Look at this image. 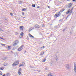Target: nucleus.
I'll return each mask as SVG.
<instances>
[{
    "mask_svg": "<svg viewBox=\"0 0 76 76\" xmlns=\"http://www.w3.org/2000/svg\"><path fill=\"white\" fill-rule=\"evenodd\" d=\"M64 10L65 9L64 8L61 9V10L59 11L58 12V13H57L54 16V17L56 18L59 17L60 16V15H61V12H63Z\"/></svg>",
    "mask_w": 76,
    "mask_h": 76,
    "instance_id": "1",
    "label": "nucleus"
},
{
    "mask_svg": "<svg viewBox=\"0 0 76 76\" xmlns=\"http://www.w3.org/2000/svg\"><path fill=\"white\" fill-rule=\"evenodd\" d=\"M19 60L17 61L14 62L12 64V65L13 66H15L18 65V64H19Z\"/></svg>",
    "mask_w": 76,
    "mask_h": 76,
    "instance_id": "2",
    "label": "nucleus"
},
{
    "mask_svg": "<svg viewBox=\"0 0 76 76\" xmlns=\"http://www.w3.org/2000/svg\"><path fill=\"white\" fill-rule=\"evenodd\" d=\"M72 13H73V11H72V10H70V9L68 10L67 12H66V14H70V15H71V14Z\"/></svg>",
    "mask_w": 76,
    "mask_h": 76,
    "instance_id": "3",
    "label": "nucleus"
},
{
    "mask_svg": "<svg viewBox=\"0 0 76 76\" xmlns=\"http://www.w3.org/2000/svg\"><path fill=\"white\" fill-rule=\"evenodd\" d=\"M19 43V41L16 40L14 41V42L13 43V46H15L16 45H17Z\"/></svg>",
    "mask_w": 76,
    "mask_h": 76,
    "instance_id": "4",
    "label": "nucleus"
},
{
    "mask_svg": "<svg viewBox=\"0 0 76 76\" xmlns=\"http://www.w3.org/2000/svg\"><path fill=\"white\" fill-rule=\"evenodd\" d=\"M23 46L21 45L20 48H19L18 49V50L19 51H21L22 49H23Z\"/></svg>",
    "mask_w": 76,
    "mask_h": 76,
    "instance_id": "5",
    "label": "nucleus"
},
{
    "mask_svg": "<svg viewBox=\"0 0 76 76\" xmlns=\"http://www.w3.org/2000/svg\"><path fill=\"white\" fill-rule=\"evenodd\" d=\"M35 28H39V26L38 24H36L35 26Z\"/></svg>",
    "mask_w": 76,
    "mask_h": 76,
    "instance_id": "6",
    "label": "nucleus"
},
{
    "mask_svg": "<svg viewBox=\"0 0 76 76\" xmlns=\"http://www.w3.org/2000/svg\"><path fill=\"white\" fill-rule=\"evenodd\" d=\"M66 68H67V69H68L69 68L70 65H69L68 64H66Z\"/></svg>",
    "mask_w": 76,
    "mask_h": 76,
    "instance_id": "7",
    "label": "nucleus"
},
{
    "mask_svg": "<svg viewBox=\"0 0 76 76\" xmlns=\"http://www.w3.org/2000/svg\"><path fill=\"white\" fill-rule=\"evenodd\" d=\"M20 30L21 31H23V30L24 27L23 26H20Z\"/></svg>",
    "mask_w": 76,
    "mask_h": 76,
    "instance_id": "8",
    "label": "nucleus"
},
{
    "mask_svg": "<svg viewBox=\"0 0 76 76\" xmlns=\"http://www.w3.org/2000/svg\"><path fill=\"white\" fill-rule=\"evenodd\" d=\"M23 34H24L23 33V32L21 33L20 36V38H22L23 36Z\"/></svg>",
    "mask_w": 76,
    "mask_h": 76,
    "instance_id": "9",
    "label": "nucleus"
},
{
    "mask_svg": "<svg viewBox=\"0 0 76 76\" xmlns=\"http://www.w3.org/2000/svg\"><path fill=\"white\" fill-rule=\"evenodd\" d=\"M11 46H7V48H7L8 50H10L11 49Z\"/></svg>",
    "mask_w": 76,
    "mask_h": 76,
    "instance_id": "10",
    "label": "nucleus"
},
{
    "mask_svg": "<svg viewBox=\"0 0 76 76\" xmlns=\"http://www.w3.org/2000/svg\"><path fill=\"white\" fill-rule=\"evenodd\" d=\"M28 36H29L31 38H34V37L33 36H32L31 34H28Z\"/></svg>",
    "mask_w": 76,
    "mask_h": 76,
    "instance_id": "11",
    "label": "nucleus"
},
{
    "mask_svg": "<svg viewBox=\"0 0 76 76\" xmlns=\"http://www.w3.org/2000/svg\"><path fill=\"white\" fill-rule=\"evenodd\" d=\"M74 65H74L75 67H74V71H75V72H76V65H75V64Z\"/></svg>",
    "mask_w": 76,
    "mask_h": 76,
    "instance_id": "12",
    "label": "nucleus"
},
{
    "mask_svg": "<svg viewBox=\"0 0 76 76\" xmlns=\"http://www.w3.org/2000/svg\"><path fill=\"white\" fill-rule=\"evenodd\" d=\"M33 27H32L29 28V30H28V32H30L32 30H33Z\"/></svg>",
    "mask_w": 76,
    "mask_h": 76,
    "instance_id": "13",
    "label": "nucleus"
},
{
    "mask_svg": "<svg viewBox=\"0 0 76 76\" xmlns=\"http://www.w3.org/2000/svg\"><path fill=\"white\" fill-rule=\"evenodd\" d=\"M72 4L70 3L69 5H68V7L69 8H70L72 7Z\"/></svg>",
    "mask_w": 76,
    "mask_h": 76,
    "instance_id": "14",
    "label": "nucleus"
},
{
    "mask_svg": "<svg viewBox=\"0 0 76 76\" xmlns=\"http://www.w3.org/2000/svg\"><path fill=\"white\" fill-rule=\"evenodd\" d=\"M6 75L7 76H10V73L8 72V73H7Z\"/></svg>",
    "mask_w": 76,
    "mask_h": 76,
    "instance_id": "15",
    "label": "nucleus"
},
{
    "mask_svg": "<svg viewBox=\"0 0 76 76\" xmlns=\"http://www.w3.org/2000/svg\"><path fill=\"white\" fill-rule=\"evenodd\" d=\"M48 76H53V75L51 73H50L48 74Z\"/></svg>",
    "mask_w": 76,
    "mask_h": 76,
    "instance_id": "16",
    "label": "nucleus"
},
{
    "mask_svg": "<svg viewBox=\"0 0 76 76\" xmlns=\"http://www.w3.org/2000/svg\"><path fill=\"white\" fill-rule=\"evenodd\" d=\"M24 66V64H20V65H19V67H21L22 66Z\"/></svg>",
    "mask_w": 76,
    "mask_h": 76,
    "instance_id": "17",
    "label": "nucleus"
},
{
    "mask_svg": "<svg viewBox=\"0 0 76 76\" xmlns=\"http://www.w3.org/2000/svg\"><path fill=\"white\" fill-rule=\"evenodd\" d=\"M46 60V58L42 60V62H45Z\"/></svg>",
    "mask_w": 76,
    "mask_h": 76,
    "instance_id": "18",
    "label": "nucleus"
},
{
    "mask_svg": "<svg viewBox=\"0 0 76 76\" xmlns=\"http://www.w3.org/2000/svg\"><path fill=\"white\" fill-rule=\"evenodd\" d=\"M27 10L26 9H25V8H24L23 9H22V11H25L26 10Z\"/></svg>",
    "mask_w": 76,
    "mask_h": 76,
    "instance_id": "19",
    "label": "nucleus"
},
{
    "mask_svg": "<svg viewBox=\"0 0 76 76\" xmlns=\"http://www.w3.org/2000/svg\"><path fill=\"white\" fill-rule=\"evenodd\" d=\"M4 69V67H1V68H0V70H3Z\"/></svg>",
    "mask_w": 76,
    "mask_h": 76,
    "instance_id": "20",
    "label": "nucleus"
},
{
    "mask_svg": "<svg viewBox=\"0 0 76 76\" xmlns=\"http://www.w3.org/2000/svg\"><path fill=\"white\" fill-rule=\"evenodd\" d=\"M7 65V63H5L4 64V66H6Z\"/></svg>",
    "mask_w": 76,
    "mask_h": 76,
    "instance_id": "21",
    "label": "nucleus"
},
{
    "mask_svg": "<svg viewBox=\"0 0 76 76\" xmlns=\"http://www.w3.org/2000/svg\"><path fill=\"white\" fill-rule=\"evenodd\" d=\"M32 7H36V5H35V4H33L32 5Z\"/></svg>",
    "mask_w": 76,
    "mask_h": 76,
    "instance_id": "22",
    "label": "nucleus"
},
{
    "mask_svg": "<svg viewBox=\"0 0 76 76\" xmlns=\"http://www.w3.org/2000/svg\"><path fill=\"white\" fill-rule=\"evenodd\" d=\"M45 52H44L43 53H41V54H40V55H41V56H42L43 55V54H44V53Z\"/></svg>",
    "mask_w": 76,
    "mask_h": 76,
    "instance_id": "23",
    "label": "nucleus"
},
{
    "mask_svg": "<svg viewBox=\"0 0 76 76\" xmlns=\"http://www.w3.org/2000/svg\"><path fill=\"white\" fill-rule=\"evenodd\" d=\"M18 73L19 74V75H20V74H21V73L20 72V71H19V72H18Z\"/></svg>",
    "mask_w": 76,
    "mask_h": 76,
    "instance_id": "24",
    "label": "nucleus"
},
{
    "mask_svg": "<svg viewBox=\"0 0 76 76\" xmlns=\"http://www.w3.org/2000/svg\"><path fill=\"white\" fill-rule=\"evenodd\" d=\"M2 75V73L1 71H0V75Z\"/></svg>",
    "mask_w": 76,
    "mask_h": 76,
    "instance_id": "25",
    "label": "nucleus"
},
{
    "mask_svg": "<svg viewBox=\"0 0 76 76\" xmlns=\"http://www.w3.org/2000/svg\"><path fill=\"white\" fill-rule=\"evenodd\" d=\"M10 15L11 16H12L13 15V13L12 12H11L10 13Z\"/></svg>",
    "mask_w": 76,
    "mask_h": 76,
    "instance_id": "26",
    "label": "nucleus"
},
{
    "mask_svg": "<svg viewBox=\"0 0 76 76\" xmlns=\"http://www.w3.org/2000/svg\"><path fill=\"white\" fill-rule=\"evenodd\" d=\"M15 34L17 36L18 35V33H17V32H16L15 33Z\"/></svg>",
    "mask_w": 76,
    "mask_h": 76,
    "instance_id": "27",
    "label": "nucleus"
},
{
    "mask_svg": "<svg viewBox=\"0 0 76 76\" xmlns=\"http://www.w3.org/2000/svg\"><path fill=\"white\" fill-rule=\"evenodd\" d=\"M45 47V46H44L43 47H42L41 48H41V49L44 48Z\"/></svg>",
    "mask_w": 76,
    "mask_h": 76,
    "instance_id": "28",
    "label": "nucleus"
},
{
    "mask_svg": "<svg viewBox=\"0 0 76 76\" xmlns=\"http://www.w3.org/2000/svg\"><path fill=\"white\" fill-rule=\"evenodd\" d=\"M1 44L2 45H3L4 46H5V45H5V44H2V43H1Z\"/></svg>",
    "mask_w": 76,
    "mask_h": 76,
    "instance_id": "29",
    "label": "nucleus"
},
{
    "mask_svg": "<svg viewBox=\"0 0 76 76\" xmlns=\"http://www.w3.org/2000/svg\"><path fill=\"white\" fill-rule=\"evenodd\" d=\"M24 14H25V13H24V12H22V14L23 15H24Z\"/></svg>",
    "mask_w": 76,
    "mask_h": 76,
    "instance_id": "30",
    "label": "nucleus"
},
{
    "mask_svg": "<svg viewBox=\"0 0 76 76\" xmlns=\"http://www.w3.org/2000/svg\"><path fill=\"white\" fill-rule=\"evenodd\" d=\"M21 70H22L21 68H20V69H19V71H20Z\"/></svg>",
    "mask_w": 76,
    "mask_h": 76,
    "instance_id": "31",
    "label": "nucleus"
},
{
    "mask_svg": "<svg viewBox=\"0 0 76 76\" xmlns=\"http://www.w3.org/2000/svg\"><path fill=\"white\" fill-rule=\"evenodd\" d=\"M39 7H39V6H38L37 7V8L39 9Z\"/></svg>",
    "mask_w": 76,
    "mask_h": 76,
    "instance_id": "32",
    "label": "nucleus"
},
{
    "mask_svg": "<svg viewBox=\"0 0 76 76\" xmlns=\"http://www.w3.org/2000/svg\"><path fill=\"white\" fill-rule=\"evenodd\" d=\"M72 1H74V2H75V1H76V0H72Z\"/></svg>",
    "mask_w": 76,
    "mask_h": 76,
    "instance_id": "33",
    "label": "nucleus"
},
{
    "mask_svg": "<svg viewBox=\"0 0 76 76\" xmlns=\"http://www.w3.org/2000/svg\"><path fill=\"white\" fill-rule=\"evenodd\" d=\"M0 39H3V38H1V37L0 38Z\"/></svg>",
    "mask_w": 76,
    "mask_h": 76,
    "instance_id": "34",
    "label": "nucleus"
},
{
    "mask_svg": "<svg viewBox=\"0 0 76 76\" xmlns=\"http://www.w3.org/2000/svg\"><path fill=\"white\" fill-rule=\"evenodd\" d=\"M2 76H5V75L4 74V75H3Z\"/></svg>",
    "mask_w": 76,
    "mask_h": 76,
    "instance_id": "35",
    "label": "nucleus"
},
{
    "mask_svg": "<svg viewBox=\"0 0 76 76\" xmlns=\"http://www.w3.org/2000/svg\"><path fill=\"white\" fill-rule=\"evenodd\" d=\"M72 10H73V8H72Z\"/></svg>",
    "mask_w": 76,
    "mask_h": 76,
    "instance_id": "36",
    "label": "nucleus"
},
{
    "mask_svg": "<svg viewBox=\"0 0 76 76\" xmlns=\"http://www.w3.org/2000/svg\"><path fill=\"white\" fill-rule=\"evenodd\" d=\"M50 6H48V7L49 8H50Z\"/></svg>",
    "mask_w": 76,
    "mask_h": 76,
    "instance_id": "37",
    "label": "nucleus"
},
{
    "mask_svg": "<svg viewBox=\"0 0 76 76\" xmlns=\"http://www.w3.org/2000/svg\"><path fill=\"white\" fill-rule=\"evenodd\" d=\"M70 0H67V1H69Z\"/></svg>",
    "mask_w": 76,
    "mask_h": 76,
    "instance_id": "38",
    "label": "nucleus"
},
{
    "mask_svg": "<svg viewBox=\"0 0 76 76\" xmlns=\"http://www.w3.org/2000/svg\"><path fill=\"white\" fill-rule=\"evenodd\" d=\"M23 18H25V17H23Z\"/></svg>",
    "mask_w": 76,
    "mask_h": 76,
    "instance_id": "39",
    "label": "nucleus"
},
{
    "mask_svg": "<svg viewBox=\"0 0 76 76\" xmlns=\"http://www.w3.org/2000/svg\"><path fill=\"white\" fill-rule=\"evenodd\" d=\"M11 52L12 53V51H11Z\"/></svg>",
    "mask_w": 76,
    "mask_h": 76,
    "instance_id": "40",
    "label": "nucleus"
},
{
    "mask_svg": "<svg viewBox=\"0 0 76 76\" xmlns=\"http://www.w3.org/2000/svg\"><path fill=\"white\" fill-rule=\"evenodd\" d=\"M67 18H68V17H67V18H66V19H67Z\"/></svg>",
    "mask_w": 76,
    "mask_h": 76,
    "instance_id": "41",
    "label": "nucleus"
},
{
    "mask_svg": "<svg viewBox=\"0 0 76 76\" xmlns=\"http://www.w3.org/2000/svg\"><path fill=\"white\" fill-rule=\"evenodd\" d=\"M26 51H25V53H26Z\"/></svg>",
    "mask_w": 76,
    "mask_h": 76,
    "instance_id": "42",
    "label": "nucleus"
},
{
    "mask_svg": "<svg viewBox=\"0 0 76 76\" xmlns=\"http://www.w3.org/2000/svg\"><path fill=\"white\" fill-rule=\"evenodd\" d=\"M23 63H24V62H23Z\"/></svg>",
    "mask_w": 76,
    "mask_h": 76,
    "instance_id": "43",
    "label": "nucleus"
},
{
    "mask_svg": "<svg viewBox=\"0 0 76 76\" xmlns=\"http://www.w3.org/2000/svg\"><path fill=\"white\" fill-rule=\"evenodd\" d=\"M0 30H1V28H0Z\"/></svg>",
    "mask_w": 76,
    "mask_h": 76,
    "instance_id": "44",
    "label": "nucleus"
}]
</instances>
